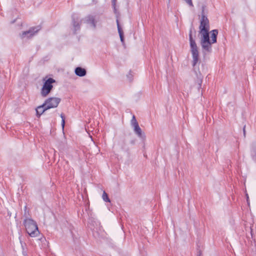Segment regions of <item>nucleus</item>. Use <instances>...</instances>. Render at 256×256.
<instances>
[{
	"label": "nucleus",
	"mask_w": 256,
	"mask_h": 256,
	"mask_svg": "<svg viewBox=\"0 0 256 256\" xmlns=\"http://www.w3.org/2000/svg\"><path fill=\"white\" fill-rule=\"evenodd\" d=\"M199 33L200 34V42L202 48L208 52L211 50V45L216 42L218 31L214 30L210 32V37L209 36L210 24L208 18L202 16L199 26Z\"/></svg>",
	"instance_id": "f257e3e1"
},
{
	"label": "nucleus",
	"mask_w": 256,
	"mask_h": 256,
	"mask_svg": "<svg viewBox=\"0 0 256 256\" xmlns=\"http://www.w3.org/2000/svg\"><path fill=\"white\" fill-rule=\"evenodd\" d=\"M26 230L28 234L31 237H36L39 234L38 225L36 222L30 218L26 219L24 222Z\"/></svg>",
	"instance_id": "f03ea898"
},
{
	"label": "nucleus",
	"mask_w": 256,
	"mask_h": 256,
	"mask_svg": "<svg viewBox=\"0 0 256 256\" xmlns=\"http://www.w3.org/2000/svg\"><path fill=\"white\" fill-rule=\"evenodd\" d=\"M190 52L192 57V66H195L199 61V52L195 40L192 37V31L189 34Z\"/></svg>",
	"instance_id": "7ed1b4c3"
},
{
	"label": "nucleus",
	"mask_w": 256,
	"mask_h": 256,
	"mask_svg": "<svg viewBox=\"0 0 256 256\" xmlns=\"http://www.w3.org/2000/svg\"><path fill=\"white\" fill-rule=\"evenodd\" d=\"M61 100L58 98L52 97L46 99L44 104L46 109L56 108L60 104Z\"/></svg>",
	"instance_id": "20e7f679"
},
{
	"label": "nucleus",
	"mask_w": 256,
	"mask_h": 256,
	"mask_svg": "<svg viewBox=\"0 0 256 256\" xmlns=\"http://www.w3.org/2000/svg\"><path fill=\"white\" fill-rule=\"evenodd\" d=\"M56 81H45L42 87L41 94L42 96H46L50 92L53 88L52 84Z\"/></svg>",
	"instance_id": "39448f33"
},
{
	"label": "nucleus",
	"mask_w": 256,
	"mask_h": 256,
	"mask_svg": "<svg viewBox=\"0 0 256 256\" xmlns=\"http://www.w3.org/2000/svg\"><path fill=\"white\" fill-rule=\"evenodd\" d=\"M39 30L40 28H32L28 30L22 32L20 35V36L22 38H24L26 36H28V37H31L34 35Z\"/></svg>",
	"instance_id": "423d86ee"
},
{
	"label": "nucleus",
	"mask_w": 256,
	"mask_h": 256,
	"mask_svg": "<svg viewBox=\"0 0 256 256\" xmlns=\"http://www.w3.org/2000/svg\"><path fill=\"white\" fill-rule=\"evenodd\" d=\"M46 110H48V109H46V106H45L44 104L38 106L36 109L37 116L40 117V115L42 114Z\"/></svg>",
	"instance_id": "0eeeda50"
},
{
	"label": "nucleus",
	"mask_w": 256,
	"mask_h": 256,
	"mask_svg": "<svg viewBox=\"0 0 256 256\" xmlns=\"http://www.w3.org/2000/svg\"><path fill=\"white\" fill-rule=\"evenodd\" d=\"M75 72L76 75L80 76H82L86 74V70L84 68L78 67L75 70Z\"/></svg>",
	"instance_id": "6e6552de"
},
{
	"label": "nucleus",
	"mask_w": 256,
	"mask_h": 256,
	"mask_svg": "<svg viewBox=\"0 0 256 256\" xmlns=\"http://www.w3.org/2000/svg\"><path fill=\"white\" fill-rule=\"evenodd\" d=\"M133 128H134V132H135V134L139 138H142V131L140 128V127L139 125L138 124L136 125V126H133Z\"/></svg>",
	"instance_id": "1a4fd4ad"
},
{
	"label": "nucleus",
	"mask_w": 256,
	"mask_h": 256,
	"mask_svg": "<svg viewBox=\"0 0 256 256\" xmlns=\"http://www.w3.org/2000/svg\"><path fill=\"white\" fill-rule=\"evenodd\" d=\"M117 24H118V33H119L120 36V40L122 42H123L124 39V36H123V32H122V30L121 28L120 27V26L119 24L118 20H117Z\"/></svg>",
	"instance_id": "9d476101"
},
{
	"label": "nucleus",
	"mask_w": 256,
	"mask_h": 256,
	"mask_svg": "<svg viewBox=\"0 0 256 256\" xmlns=\"http://www.w3.org/2000/svg\"><path fill=\"white\" fill-rule=\"evenodd\" d=\"M102 198L104 200V201L106 202H110V199L108 198V195L105 191L103 192Z\"/></svg>",
	"instance_id": "9b49d317"
},
{
	"label": "nucleus",
	"mask_w": 256,
	"mask_h": 256,
	"mask_svg": "<svg viewBox=\"0 0 256 256\" xmlns=\"http://www.w3.org/2000/svg\"><path fill=\"white\" fill-rule=\"evenodd\" d=\"M130 124L132 127L138 124L134 116H133L132 119L131 120Z\"/></svg>",
	"instance_id": "f8f14e48"
},
{
	"label": "nucleus",
	"mask_w": 256,
	"mask_h": 256,
	"mask_svg": "<svg viewBox=\"0 0 256 256\" xmlns=\"http://www.w3.org/2000/svg\"><path fill=\"white\" fill-rule=\"evenodd\" d=\"M88 21L90 22L94 28L96 27V24L94 18L92 16H89L88 18Z\"/></svg>",
	"instance_id": "ddd939ff"
},
{
	"label": "nucleus",
	"mask_w": 256,
	"mask_h": 256,
	"mask_svg": "<svg viewBox=\"0 0 256 256\" xmlns=\"http://www.w3.org/2000/svg\"><path fill=\"white\" fill-rule=\"evenodd\" d=\"M60 117L62 118V128H64V124H65L64 116L62 114H60Z\"/></svg>",
	"instance_id": "4468645a"
},
{
	"label": "nucleus",
	"mask_w": 256,
	"mask_h": 256,
	"mask_svg": "<svg viewBox=\"0 0 256 256\" xmlns=\"http://www.w3.org/2000/svg\"><path fill=\"white\" fill-rule=\"evenodd\" d=\"M190 6H193V4L192 0H184Z\"/></svg>",
	"instance_id": "2eb2a0df"
},
{
	"label": "nucleus",
	"mask_w": 256,
	"mask_h": 256,
	"mask_svg": "<svg viewBox=\"0 0 256 256\" xmlns=\"http://www.w3.org/2000/svg\"><path fill=\"white\" fill-rule=\"evenodd\" d=\"M243 132H244V136L245 137L246 136V126H244L243 128Z\"/></svg>",
	"instance_id": "dca6fc26"
},
{
	"label": "nucleus",
	"mask_w": 256,
	"mask_h": 256,
	"mask_svg": "<svg viewBox=\"0 0 256 256\" xmlns=\"http://www.w3.org/2000/svg\"><path fill=\"white\" fill-rule=\"evenodd\" d=\"M254 152L255 153V156H254V159L256 160V148L254 150Z\"/></svg>",
	"instance_id": "f3484780"
},
{
	"label": "nucleus",
	"mask_w": 256,
	"mask_h": 256,
	"mask_svg": "<svg viewBox=\"0 0 256 256\" xmlns=\"http://www.w3.org/2000/svg\"><path fill=\"white\" fill-rule=\"evenodd\" d=\"M246 198H247V202L248 203V196L247 194H246Z\"/></svg>",
	"instance_id": "a211bd4d"
},
{
	"label": "nucleus",
	"mask_w": 256,
	"mask_h": 256,
	"mask_svg": "<svg viewBox=\"0 0 256 256\" xmlns=\"http://www.w3.org/2000/svg\"><path fill=\"white\" fill-rule=\"evenodd\" d=\"M46 80H54L52 78H48Z\"/></svg>",
	"instance_id": "6ab92c4d"
},
{
	"label": "nucleus",
	"mask_w": 256,
	"mask_h": 256,
	"mask_svg": "<svg viewBox=\"0 0 256 256\" xmlns=\"http://www.w3.org/2000/svg\"><path fill=\"white\" fill-rule=\"evenodd\" d=\"M198 85L200 86H201V83H198Z\"/></svg>",
	"instance_id": "aec40b11"
}]
</instances>
